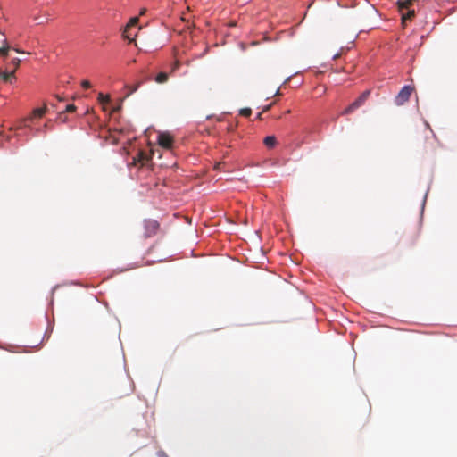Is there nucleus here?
Here are the masks:
<instances>
[{"label":"nucleus","mask_w":457,"mask_h":457,"mask_svg":"<svg viewBox=\"0 0 457 457\" xmlns=\"http://www.w3.org/2000/svg\"><path fill=\"white\" fill-rule=\"evenodd\" d=\"M98 104L105 112H116L120 109V105L114 103L112 97L108 95L99 93L97 96Z\"/></svg>","instance_id":"f257e3e1"},{"label":"nucleus","mask_w":457,"mask_h":457,"mask_svg":"<svg viewBox=\"0 0 457 457\" xmlns=\"http://www.w3.org/2000/svg\"><path fill=\"white\" fill-rule=\"evenodd\" d=\"M413 91V87L411 85H404L402 87L398 94L395 97V104L396 105H403L407 102Z\"/></svg>","instance_id":"f03ea898"},{"label":"nucleus","mask_w":457,"mask_h":457,"mask_svg":"<svg viewBox=\"0 0 457 457\" xmlns=\"http://www.w3.org/2000/svg\"><path fill=\"white\" fill-rule=\"evenodd\" d=\"M160 224L156 220L145 219L144 220L145 237H151L154 236L159 229Z\"/></svg>","instance_id":"7ed1b4c3"},{"label":"nucleus","mask_w":457,"mask_h":457,"mask_svg":"<svg viewBox=\"0 0 457 457\" xmlns=\"http://www.w3.org/2000/svg\"><path fill=\"white\" fill-rule=\"evenodd\" d=\"M169 73L166 71H160L156 74L147 73L144 77V81L154 79L155 82L162 84L168 80Z\"/></svg>","instance_id":"20e7f679"},{"label":"nucleus","mask_w":457,"mask_h":457,"mask_svg":"<svg viewBox=\"0 0 457 457\" xmlns=\"http://www.w3.org/2000/svg\"><path fill=\"white\" fill-rule=\"evenodd\" d=\"M370 95V91H364L358 98H356L345 110L347 113L353 112L355 109L359 108L366 101L368 96Z\"/></svg>","instance_id":"39448f33"},{"label":"nucleus","mask_w":457,"mask_h":457,"mask_svg":"<svg viewBox=\"0 0 457 457\" xmlns=\"http://www.w3.org/2000/svg\"><path fill=\"white\" fill-rule=\"evenodd\" d=\"M45 318H46V320H47V327H46V331H45V334H44L43 338H42V340L40 341V343H38L37 345H34L33 347H37V346H38V345H40V344L45 340V338H46H46H48V337H49L50 334H51V333L53 332V330H54V321H52V322H51V321H49V320H48V317H47V314H46V313H45Z\"/></svg>","instance_id":"423d86ee"},{"label":"nucleus","mask_w":457,"mask_h":457,"mask_svg":"<svg viewBox=\"0 0 457 457\" xmlns=\"http://www.w3.org/2000/svg\"><path fill=\"white\" fill-rule=\"evenodd\" d=\"M263 144L268 149H272L278 144L277 137L274 135L266 136L263 139Z\"/></svg>","instance_id":"0eeeda50"},{"label":"nucleus","mask_w":457,"mask_h":457,"mask_svg":"<svg viewBox=\"0 0 457 457\" xmlns=\"http://www.w3.org/2000/svg\"><path fill=\"white\" fill-rule=\"evenodd\" d=\"M157 142L162 147H169L170 145V137L168 135L159 134L157 136Z\"/></svg>","instance_id":"6e6552de"},{"label":"nucleus","mask_w":457,"mask_h":457,"mask_svg":"<svg viewBox=\"0 0 457 457\" xmlns=\"http://www.w3.org/2000/svg\"><path fill=\"white\" fill-rule=\"evenodd\" d=\"M9 50L7 39L4 34L0 33V54H5Z\"/></svg>","instance_id":"1a4fd4ad"},{"label":"nucleus","mask_w":457,"mask_h":457,"mask_svg":"<svg viewBox=\"0 0 457 457\" xmlns=\"http://www.w3.org/2000/svg\"><path fill=\"white\" fill-rule=\"evenodd\" d=\"M412 0H397L396 4L399 9H406L411 4Z\"/></svg>","instance_id":"9d476101"},{"label":"nucleus","mask_w":457,"mask_h":457,"mask_svg":"<svg viewBox=\"0 0 457 457\" xmlns=\"http://www.w3.org/2000/svg\"><path fill=\"white\" fill-rule=\"evenodd\" d=\"M137 26H138V18L137 17H132V18L129 19L126 29L129 30L131 28H137Z\"/></svg>","instance_id":"9b49d317"},{"label":"nucleus","mask_w":457,"mask_h":457,"mask_svg":"<svg viewBox=\"0 0 457 457\" xmlns=\"http://www.w3.org/2000/svg\"><path fill=\"white\" fill-rule=\"evenodd\" d=\"M80 85L84 90H88L92 87L91 82L88 79L81 80Z\"/></svg>","instance_id":"f8f14e48"},{"label":"nucleus","mask_w":457,"mask_h":457,"mask_svg":"<svg viewBox=\"0 0 457 457\" xmlns=\"http://www.w3.org/2000/svg\"><path fill=\"white\" fill-rule=\"evenodd\" d=\"M407 10V12H406V15L409 19H412L415 17L416 15V12H415V10L411 8L410 6L406 8Z\"/></svg>","instance_id":"ddd939ff"},{"label":"nucleus","mask_w":457,"mask_h":457,"mask_svg":"<svg viewBox=\"0 0 457 457\" xmlns=\"http://www.w3.org/2000/svg\"><path fill=\"white\" fill-rule=\"evenodd\" d=\"M239 113L243 116H249L252 113V110L248 107L242 108L239 110Z\"/></svg>","instance_id":"4468645a"},{"label":"nucleus","mask_w":457,"mask_h":457,"mask_svg":"<svg viewBox=\"0 0 457 457\" xmlns=\"http://www.w3.org/2000/svg\"><path fill=\"white\" fill-rule=\"evenodd\" d=\"M428 190L429 188L427 189L424 196H423V199H422V203H421V211H420V213L421 215L423 214V212H424V208H425V204H426V201H427V196H428Z\"/></svg>","instance_id":"2eb2a0df"},{"label":"nucleus","mask_w":457,"mask_h":457,"mask_svg":"<svg viewBox=\"0 0 457 457\" xmlns=\"http://www.w3.org/2000/svg\"><path fill=\"white\" fill-rule=\"evenodd\" d=\"M76 110V106L72 104H67L65 105V111L72 112Z\"/></svg>","instance_id":"dca6fc26"},{"label":"nucleus","mask_w":457,"mask_h":457,"mask_svg":"<svg viewBox=\"0 0 457 457\" xmlns=\"http://www.w3.org/2000/svg\"><path fill=\"white\" fill-rule=\"evenodd\" d=\"M156 454L158 457H169L163 450H159Z\"/></svg>","instance_id":"f3484780"},{"label":"nucleus","mask_w":457,"mask_h":457,"mask_svg":"<svg viewBox=\"0 0 457 457\" xmlns=\"http://www.w3.org/2000/svg\"><path fill=\"white\" fill-rule=\"evenodd\" d=\"M342 50H343V47H341L338 52H337L335 54H333L332 59L335 60V59L338 58L341 54Z\"/></svg>","instance_id":"a211bd4d"},{"label":"nucleus","mask_w":457,"mask_h":457,"mask_svg":"<svg viewBox=\"0 0 457 457\" xmlns=\"http://www.w3.org/2000/svg\"><path fill=\"white\" fill-rule=\"evenodd\" d=\"M134 267H135V264H129V267L125 268V269H121V270H120V272H122V271H124V270H128L133 269Z\"/></svg>","instance_id":"6ab92c4d"},{"label":"nucleus","mask_w":457,"mask_h":457,"mask_svg":"<svg viewBox=\"0 0 457 457\" xmlns=\"http://www.w3.org/2000/svg\"><path fill=\"white\" fill-rule=\"evenodd\" d=\"M146 12H147V9H146V8H142V9L140 10V15H145V14L146 13Z\"/></svg>","instance_id":"aec40b11"},{"label":"nucleus","mask_w":457,"mask_h":457,"mask_svg":"<svg viewBox=\"0 0 457 457\" xmlns=\"http://www.w3.org/2000/svg\"><path fill=\"white\" fill-rule=\"evenodd\" d=\"M303 83V80H295V87H299Z\"/></svg>","instance_id":"412c9836"},{"label":"nucleus","mask_w":457,"mask_h":457,"mask_svg":"<svg viewBox=\"0 0 457 457\" xmlns=\"http://www.w3.org/2000/svg\"><path fill=\"white\" fill-rule=\"evenodd\" d=\"M138 87H139V85L136 86L135 87H133L131 89V92L133 93V92L137 91Z\"/></svg>","instance_id":"4be33fe9"},{"label":"nucleus","mask_w":457,"mask_h":457,"mask_svg":"<svg viewBox=\"0 0 457 457\" xmlns=\"http://www.w3.org/2000/svg\"><path fill=\"white\" fill-rule=\"evenodd\" d=\"M279 90H280V87L276 89V91H275L273 96L278 95L279 93Z\"/></svg>","instance_id":"5701e85b"},{"label":"nucleus","mask_w":457,"mask_h":457,"mask_svg":"<svg viewBox=\"0 0 457 457\" xmlns=\"http://www.w3.org/2000/svg\"><path fill=\"white\" fill-rule=\"evenodd\" d=\"M37 23H38V24H40V23H42V22H43V20H42V19H40V18H37Z\"/></svg>","instance_id":"b1692460"},{"label":"nucleus","mask_w":457,"mask_h":457,"mask_svg":"<svg viewBox=\"0 0 457 457\" xmlns=\"http://www.w3.org/2000/svg\"><path fill=\"white\" fill-rule=\"evenodd\" d=\"M290 79H291V76H290V77H287V78L285 79L284 83H286L287 81L290 80Z\"/></svg>","instance_id":"393cba45"},{"label":"nucleus","mask_w":457,"mask_h":457,"mask_svg":"<svg viewBox=\"0 0 457 457\" xmlns=\"http://www.w3.org/2000/svg\"><path fill=\"white\" fill-rule=\"evenodd\" d=\"M58 286H55L54 287L52 288V294L54 293V291L55 290V288L57 287Z\"/></svg>","instance_id":"a878e982"},{"label":"nucleus","mask_w":457,"mask_h":457,"mask_svg":"<svg viewBox=\"0 0 457 457\" xmlns=\"http://www.w3.org/2000/svg\"><path fill=\"white\" fill-rule=\"evenodd\" d=\"M127 167H129V170L131 171V168L129 164H127Z\"/></svg>","instance_id":"bb28decb"}]
</instances>
